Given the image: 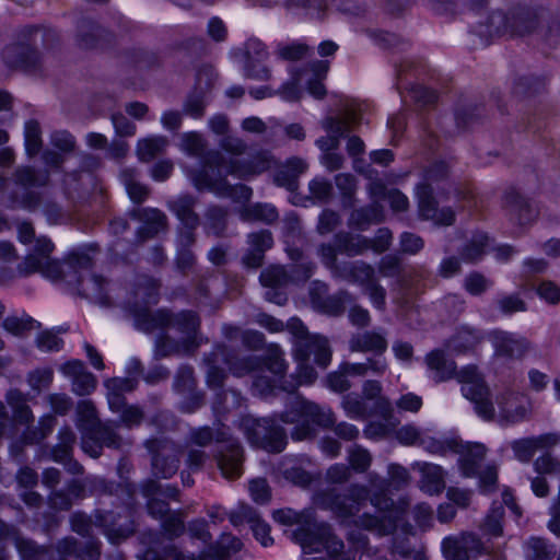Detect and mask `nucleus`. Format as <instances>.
Returning <instances> with one entry per match:
<instances>
[{"mask_svg": "<svg viewBox=\"0 0 560 560\" xmlns=\"http://www.w3.org/2000/svg\"><path fill=\"white\" fill-rule=\"evenodd\" d=\"M504 205L517 217L521 224L528 222L534 215L528 202L514 189L505 192Z\"/></svg>", "mask_w": 560, "mask_h": 560, "instance_id": "79ce46f5", "label": "nucleus"}, {"mask_svg": "<svg viewBox=\"0 0 560 560\" xmlns=\"http://www.w3.org/2000/svg\"><path fill=\"white\" fill-rule=\"evenodd\" d=\"M60 370L65 376L72 380V390L74 394L85 396L95 389L97 381L92 373L86 371L82 361H68Z\"/></svg>", "mask_w": 560, "mask_h": 560, "instance_id": "5701e85b", "label": "nucleus"}, {"mask_svg": "<svg viewBox=\"0 0 560 560\" xmlns=\"http://www.w3.org/2000/svg\"><path fill=\"white\" fill-rule=\"evenodd\" d=\"M337 252H339L338 247L330 244H322L317 249V255L319 256L323 265L331 271L335 278L338 277L342 269V266L337 264Z\"/></svg>", "mask_w": 560, "mask_h": 560, "instance_id": "0e129e2a", "label": "nucleus"}, {"mask_svg": "<svg viewBox=\"0 0 560 560\" xmlns=\"http://www.w3.org/2000/svg\"><path fill=\"white\" fill-rule=\"evenodd\" d=\"M542 12L529 8H517L509 14L493 12L489 18V26L498 34L526 35L535 30Z\"/></svg>", "mask_w": 560, "mask_h": 560, "instance_id": "f8f14e48", "label": "nucleus"}, {"mask_svg": "<svg viewBox=\"0 0 560 560\" xmlns=\"http://www.w3.org/2000/svg\"><path fill=\"white\" fill-rule=\"evenodd\" d=\"M342 407L347 416L352 419H363L366 417V405L359 395H346L342 399Z\"/></svg>", "mask_w": 560, "mask_h": 560, "instance_id": "69168bd1", "label": "nucleus"}, {"mask_svg": "<svg viewBox=\"0 0 560 560\" xmlns=\"http://www.w3.org/2000/svg\"><path fill=\"white\" fill-rule=\"evenodd\" d=\"M180 149L187 154L196 158H202V166H205V158L210 152H206V141L198 132H185L180 137Z\"/></svg>", "mask_w": 560, "mask_h": 560, "instance_id": "de8ad7c7", "label": "nucleus"}, {"mask_svg": "<svg viewBox=\"0 0 560 560\" xmlns=\"http://www.w3.org/2000/svg\"><path fill=\"white\" fill-rule=\"evenodd\" d=\"M54 247L49 238L38 237L35 243L34 252L27 255L24 261L19 265V271L22 275L42 271L47 272L52 278L60 277L65 269L61 268L58 262L50 259Z\"/></svg>", "mask_w": 560, "mask_h": 560, "instance_id": "4468645a", "label": "nucleus"}, {"mask_svg": "<svg viewBox=\"0 0 560 560\" xmlns=\"http://www.w3.org/2000/svg\"><path fill=\"white\" fill-rule=\"evenodd\" d=\"M2 327L7 332L20 337L38 328L39 323L30 315L23 314L22 316H8L2 322Z\"/></svg>", "mask_w": 560, "mask_h": 560, "instance_id": "c03bdc74", "label": "nucleus"}, {"mask_svg": "<svg viewBox=\"0 0 560 560\" xmlns=\"http://www.w3.org/2000/svg\"><path fill=\"white\" fill-rule=\"evenodd\" d=\"M242 542L231 534H223L215 546H211L205 560H228L231 552L241 550Z\"/></svg>", "mask_w": 560, "mask_h": 560, "instance_id": "58836bf2", "label": "nucleus"}, {"mask_svg": "<svg viewBox=\"0 0 560 560\" xmlns=\"http://www.w3.org/2000/svg\"><path fill=\"white\" fill-rule=\"evenodd\" d=\"M387 347L386 337L374 330L354 334L349 340L351 352H372L374 355H383Z\"/></svg>", "mask_w": 560, "mask_h": 560, "instance_id": "a878e982", "label": "nucleus"}, {"mask_svg": "<svg viewBox=\"0 0 560 560\" xmlns=\"http://www.w3.org/2000/svg\"><path fill=\"white\" fill-rule=\"evenodd\" d=\"M424 361L435 382H445L455 377L462 384L464 397L474 402L477 415L487 421L494 418L495 412L489 399V388L476 366L467 365L457 372L455 362L439 349L429 352Z\"/></svg>", "mask_w": 560, "mask_h": 560, "instance_id": "7ed1b4c3", "label": "nucleus"}, {"mask_svg": "<svg viewBox=\"0 0 560 560\" xmlns=\"http://www.w3.org/2000/svg\"><path fill=\"white\" fill-rule=\"evenodd\" d=\"M329 69L328 61L324 60H315L307 65L305 70L312 71L316 79L311 80L307 85L308 93L314 96L315 98H323L326 95V89L324 84L320 82L323 78L327 74Z\"/></svg>", "mask_w": 560, "mask_h": 560, "instance_id": "37998d69", "label": "nucleus"}, {"mask_svg": "<svg viewBox=\"0 0 560 560\" xmlns=\"http://www.w3.org/2000/svg\"><path fill=\"white\" fill-rule=\"evenodd\" d=\"M2 58L12 69L33 72L40 67V55L27 43L8 45L2 51Z\"/></svg>", "mask_w": 560, "mask_h": 560, "instance_id": "6ab92c4d", "label": "nucleus"}, {"mask_svg": "<svg viewBox=\"0 0 560 560\" xmlns=\"http://www.w3.org/2000/svg\"><path fill=\"white\" fill-rule=\"evenodd\" d=\"M283 7L289 11L304 10L314 18H322L327 10L325 0H283Z\"/></svg>", "mask_w": 560, "mask_h": 560, "instance_id": "3c124183", "label": "nucleus"}, {"mask_svg": "<svg viewBox=\"0 0 560 560\" xmlns=\"http://www.w3.org/2000/svg\"><path fill=\"white\" fill-rule=\"evenodd\" d=\"M490 340L499 357L520 359L529 350L528 340L513 332L494 330L490 334Z\"/></svg>", "mask_w": 560, "mask_h": 560, "instance_id": "4be33fe9", "label": "nucleus"}, {"mask_svg": "<svg viewBox=\"0 0 560 560\" xmlns=\"http://www.w3.org/2000/svg\"><path fill=\"white\" fill-rule=\"evenodd\" d=\"M63 275L66 281L74 285L79 295L96 304L110 305L109 282L92 270V258L84 253H72L65 264Z\"/></svg>", "mask_w": 560, "mask_h": 560, "instance_id": "20e7f679", "label": "nucleus"}, {"mask_svg": "<svg viewBox=\"0 0 560 560\" xmlns=\"http://www.w3.org/2000/svg\"><path fill=\"white\" fill-rule=\"evenodd\" d=\"M94 525L102 528L103 534L113 544H119L135 532L133 522L129 515L121 516L113 511H96Z\"/></svg>", "mask_w": 560, "mask_h": 560, "instance_id": "2eb2a0df", "label": "nucleus"}, {"mask_svg": "<svg viewBox=\"0 0 560 560\" xmlns=\"http://www.w3.org/2000/svg\"><path fill=\"white\" fill-rule=\"evenodd\" d=\"M152 455V472L155 477L171 478L179 465V448L166 439H150L144 443Z\"/></svg>", "mask_w": 560, "mask_h": 560, "instance_id": "ddd939ff", "label": "nucleus"}, {"mask_svg": "<svg viewBox=\"0 0 560 560\" xmlns=\"http://www.w3.org/2000/svg\"><path fill=\"white\" fill-rule=\"evenodd\" d=\"M120 176L130 199L135 203H141L148 198L149 188L136 179L133 170H124Z\"/></svg>", "mask_w": 560, "mask_h": 560, "instance_id": "09e8293b", "label": "nucleus"}, {"mask_svg": "<svg viewBox=\"0 0 560 560\" xmlns=\"http://www.w3.org/2000/svg\"><path fill=\"white\" fill-rule=\"evenodd\" d=\"M105 31L93 23H83L78 35V43L82 48H94Z\"/></svg>", "mask_w": 560, "mask_h": 560, "instance_id": "bf43d9fd", "label": "nucleus"}, {"mask_svg": "<svg viewBox=\"0 0 560 560\" xmlns=\"http://www.w3.org/2000/svg\"><path fill=\"white\" fill-rule=\"evenodd\" d=\"M214 357H221L231 373L235 376H244L254 371L261 370V358L256 355H247L244 358H236L232 354L225 346L219 345L213 350Z\"/></svg>", "mask_w": 560, "mask_h": 560, "instance_id": "393cba45", "label": "nucleus"}, {"mask_svg": "<svg viewBox=\"0 0 560 560\" xmlns=\"http://www.w3.org/2000/svg\"><path fill=\"white\" fill-rule=\"evenodd\" d=\"M226 211L218 206L210 207L207 210V229L214 235H220L225 228Z\"/></svg>", "mask_w": 560, "mask_h": 560, "instance_id": "338daca9", "label": "nucleus"}, {"mask_svg": "<svg viewBox=\"0 0 560 560\" xmlns=\"http://www.w3.org/2000/svg\"><path fill=\"white\" fill-rule=\"evenodd\" d=\"M383 220L382 207L378 203H372L369 207L352 211L349 225L359 230H364L372 223H378Z\"/></svg>", "mask_w": 560, "mask_h": 560, "instance_id": "ea45409f", "label": "nucleus"}, {"mask_svg": "<svg viewBox=\"0 0 560 560\" xmlns=\"http://www.w3.org/2000/svg\"><path fill=\"white\" fill-rule=\"evenodd\" d=\"M369 488L372 491L370 501L372 505L381 511H387L393 505V500L387 497L389 490V481L382 478L376 472H370L368 475Z\"/></svg>", "mask_w": 560, "mask_h": 560, "instance_id": "473e14b6", "label": "nucleus"}, {"mask_svg": "<svg viewBox=\"0 0 560 560\" xmlns=\"http://www.w3.org/2000/svg\"><path fill=\"white\" fill-rule=\"evenodd\" d=\"M310 52V47L300 42L278 43L275 49L277 58L287 61H296L305 58Z\"/></svg>", "mask_w": 560, "mask_h": 560, "instance_id": "8fccbe9b", "label": "nucleus"}, {"mask_svg": "<svg viewBox=\"0 0 560 560\" xmlns=\"http://www.w3.org/2000/svg\"><path fill=\"white\" fill-rule=\"evenodd\" d=\"M434 188L428 185H418L416 189L419 214L424 220H431L436 225L448 226L455 221V213L451 208H438L433 197Z\"/></svg>", "mask_w": 560, "mask_h": 560, "instance_id": "dca6fc26", "label": "nucleus"}, {"mask_svg": "<svg viewBox=\"0 0 560 560\" xmlns=\"http://www.w3.org/2000/svg\"><path fill=\"white\" fill-rule=\"evenodd\" d=\"M249 249L244 256V262L250 268H258L262 265L264 254L273 245L272 234L268 230L250 233L247 237Z\"/></svg>", "mask_w": 560, "mask_h": 560, "instance_id": "bb28decb", "label": "nucleus"}, {"mask_svg": "<svg viewBox=\"0 0 560 560\" xmlns=\"http://www.w3.org/2000/svg\"><path fill=\"white\" fill-rule=\"evenodd\" d=\"M168 145V140L164 136H150L140 139L137 143V155L140 161L150 162L159 154L163 153Z\"/></svg>", "mask_w": 560, "mask_h": 560, "instance_id": "e433bc0d", "label": "nucleus"}, {"mask_svg": "<svg viewBox=\"0 0 560 560\" xmlns=\"http://www.w3.org/2000/svg\"><path fill=\"white\" fill-rule=\"evenodd\" d=\"M272 517L276 522L282 525H299L298 528H312L313 524H316L314 512L305 509L301 512L292 509H280L272 513Z\"/></svg>", "mask_w": 560, "mask_h": 560, "instance_id": "f704fd0d", "label": "nucleus"}, {"mask_svg": "<svg viewBox=\"0 0 560 560\" xmlns=\"http://www.w3.org/2000/svg\"><path fill=\"white\" fill-rule=\"evenodd\" d=\"M358 121V115L354 110L349 109L343 116H329L322 121L323 129L330 135L341 139L350 131L351 125Z\"/></svg>", "mask_w": 560, "mask_h": 560, "instance_id": "4c0bfd02", "label": "nucleus"}, {"mask_svg": "<svg viewBox=\"0 0 560 560\" xmlns=\"http://www.w3.org/2000/svg\"><path fill=\"white\" fill-rule=\"evenodd\" d=\"M289 327L294 335L293 355L298 363L304 364L314 361L322 369H326L331 361V348L326 337L310 335L306 327L299 319H291Z\"/></svg>", "mask_w": 560, "mask_h": 560, "instance_id": "0eeeda50", "label": "nucleus"}, {"mask_svg": "<svg viewBox=\"0 0 560 560\" xmlns=\"http://www.w3.org/2000/svg\"><path fill=\"white\" fill-rule=\"evenodd\" d=\"M244 54V71L247 78L262 81L271 78V71L261 65L269 56L268 49L261 40L249 38L245 43Z\"/></svg>", "mask_w": 560, "mask_h": 560, "instance_id": "f3484780", "label": "nucleus"}, {"mask_svg": "<svg viewBox=\"0 0 560 560\" xmlns=\"http://www.w3.org/2000/svg\"><path fill=\"white\" fill-rule=\"evenodd\" d=\"M158 295L159 283L156 280L150 277H141L137 281L126 305L127 311L135 319V326L140 330L150 332L172 324L185 335L183 345L172 343L167 338L161 337L156 340V352L162 357L182 351L185 353L192 352L199 346L197 336L200 325L199 317L191 311L182 312L174 318L165 310H159L155 313L150 312L149 305L158 302Z\"/></svg>", "mask_w": 560, "mask_h": 560, "instance_id": "f03ea898", "label": "nucleus"}, {"mask_svg": "<svg viewBox=\"0 0 560 560\" xmlns=\"http://www.w3.org/2000/svg\"><path fill=\"white\" fill-rule=\"evenodd\" d=\"M327 292V284L315 281L311 289V300L313 304L322 310L324 313L332 316H338L343 313L345 306L352 302L350 293L347 291H339L334 295L323 296Z\"/></svg>", "mask_w": 560, "mask_h": 560, "instance_id": "412c9836", "label": "nucleus"}, {"mask_svg": "<svg viewBox=\"0 0 560 560\" xmlns=\"http://www.w3.org/2000/svg\"><path fill=\"white\" fill-rule=\"evenodd\" d=\"M242 218L248 221L256 220L264 221L266 223H272L278 219V212L271 205L257 203L245 209L242 212Z\"/></svg>", "mask_w": 560, "mask_h": 560, "instance_id": "5fc2aeb1", "label": "nucleus"}, {"mask_svg": "<svg viewBox=\"0 0 560 560\" xmlns=\"http://www.w3.org/2000/svg\"><path fill=\"white\" fill-rule=\"evenodd\" d=\"M79 428L84 432L92 430L97 422V412L94 404L91 400H82L77 407Z\"/></svg>", "mask_w": 560, "mask_h": 560, "instance_id": "4d7b16f0", "label": "nucleus"}, {"mask_svg": "<svg viewBox=\"0 0 560 560\" xmlns=\"http://www.w3.org/2000/svg\"><path fill=\"white\" fill-rule=\"evenodd\" d=\"M191 441L199 446H207L213 440L222 443V447L217 455L218 467L226 479H236L241 477L243 451L236 440L228 438L224 431L218 430L217 433L209 427H203L191 432Z\"/></svg>", "mask_w": 560, "mask_h": 560, "instance_id": "423d86ee", "label": "nucleus"}, {"mask_svg": "<svg viewBox=\"0 0 560 560\" xmlns=\"http://www.w3.org/2000/svg\"><path fill=\"white\" fill-rule=\"evenodd\" d=\"M301 75V70H291V78L276 91V95L279 94L287 102L299 101L303 94L300 88Z\"/></svg>", "mask_w": 560, "mask_h": 560, "instance_id": "6e6d98bb", "label": "nucleus"}, {"mask_svg": "<svg viewBox=\"0 0 560 560\" xmlns=\"http://www.w3.org/2000/svg\"><path fill=\"white\" fill-rule=\"evenodd\" d=\"M292 539L299 544L305 553L318 552L325 549L329 557L339 559L345 553V544L326 523L313 524L312 528H296L292 532Z\"/></svg>", "mask_w": 560, "mask_h": 560, "instance_id": "1a4fd4ad", "label": "nucleus"}, {"mask_svg": "<svg viewBox=\"0 0 560 560\" xmlns=\"http://www.w3.org/2000/svg\"><path fill=\"white\" fill-rule=\"evenodd\" d=\"M337 278L357 282L362 285L363 289L366 288L370 283L376 281L373 267L363 261L348 262L342 265V269Z\"/></svg>", "mask_w": 560, "mask_h": 560, "instance_id": "7c9ffc66", "label": "nucleus"}, {"mask_svg": "<svg viewBox=\"0 0 560 560\" xmlns=\"http://www.w3.org/2000/svg\"><path fill=\"white\" fill-rule=\"evenodd\" d=\"M281 421L295 424L291 432L294 441H303L314 436L315 430L311 422L323 428H329L335 422L330 408L323 407L299 396H291L287 409L281 413Z\"/></svg>", "mask_w": 560, "mask_h": 560, "instance_id": "39448f33", "label": "nucleus"}, {"mask_svg": "<svg viewBox=\"0 0 560 560\" xmlns=\"http://www.w3.org/2000/svg\"><path fill=\"white\" fill-rule=\"evenodd\" d=\"M57 549L61 555L71 556L75 560H98L101 556L100 542L96 540L81 545L75 538L66 537L58 542Z\"/></svg>", "mask_w": 560, "mask_h": 560, "instance_id": "cd10ccee", "label": "nucleus"}, {"mask_svg": "<svg viewBox=\"0 0 560 560\" xmlns=\"http://www.w3.org/2000/svg\"><path fill=\"white\" fill-rule=\"evenodd\" d=\"M488 236L485 233H476L469 243L462 250V257L465 261L475 262L481 258L488 245Z\"/></svg>", "mask_w": 560, "mask_h": 560, "instance_id": "864d4df0", "label": "nucleus"}, {"mask_svg": "<svg viewBox=\"0 0 560 560\" xmlns=\"http://www.w3.org/2000/svg\"><path fill=\"white\" fill-rule=\"evenodd\" d=\"M130 217L142 223L138 231L139 237L143 241L155 236L159 232L165 230L167 218L156 208L133 209Z\"/></svg>", "mask_w": 560, "mask_h": 560, "instance_id": "b1692460", "label": "nucleus"}, {"mask_svg": "<svg viewBox=\"0 0 560 560\" xmlns=\"http://www.w3.org/2000/svg\"><path fill=\"white\" fill-rule=\"evenodd\" d=\"M197 199L190 195H182L168 202V209L177 217L184 228L196 229L199 217L194 211Z\"/></svg>", "mask_w": 560, "mask_h": 560, "instance_id": "c756f323", "label": "nucleus"}, {"mask_svg": "<svg viewBox=\"0 0 560 560\" xmlns=\"http://www.w3.org/2000/svg\"><path fill=\"white\" fill-rule=\"evenodd\" d=\"M397 440L404 445H421L431 451H433L435 446V442L428 444L422 431L412 424L401 427L397 431Z\"/></svg>", "mask_w": 560, "mask_h": 560, "instance_id": "603ef678", "label": "nucleus"}, {"mask_svg": "<svg viewBox=\"0 0 560 560\" xmlns=\"http://www.w3.org/2000/svg\"><path fill=\"white\" fill-rule=\"evenodd\" d=\"M267 369L273 374L275 380L266 381L264 377H257L254 382V388L259 392L260 395H267L272 392L276 386V380H281L288 369V364L284 360V352L277 345H271L265 358H261V370Z\"/></svg>", "mask_w": 560, "mask_h": 560, "instance_id": "a211bd4d", "label": "nucleus"}, {"mask_svg": "<svg viewBox=\"0 0 560 560\" xmlns=\"http://www.w3.org/2000/svg\"><path fill=\"white\" fill-rule=\"evenodd\" d=\"M241 427L249 443L270 453H280L287 445L284 430L272 419L244 417Z\"/></svg>", "mask_w": 560, "mask_h": 560, "instance_id": "9d476101", "label": "nucleus"}, {"mask_svg": "<svg viewBox=\"0 0 560 560\" xmlns=\"http://www.w3.org/2000/svg\"><path fill=\"white\" fill-rule=\"evenodd\" d=\"M369 495L368 487L353 483L345 492L336 489L319 491L314 497V503L317 508L331 511L335 516L343 520L357 514Z\"/></svg>", "mask_w": 560, "mask_h": 560, "instance_id": "6e6552de", "label": "nucleus"}, {"mask_svg": "<svg viewBox=\"0 0 560 560\" xmlns=\"http://www.w3.org/2000/svg\"><path fill=\"white\" fill-rule=\"evenodd\" d=\"M142 494L148 499L149 514L155 518L163 520L168 514V504L158 495L161 491V485L154 480L145 481L141 487Z\"/></svg>", "mask_w": 560, "mask_h": 560, "instance_id": "2f4dec72", "label": "nucleus"}, {"mask_svg": "<svg viewBox=\"0 0 560 560\" xmlns=\"http://www.w3.org/2000/svg\"><path fill=\"white\" fill-rule=\"evenodd\" d=\"M497 404L499 407V422L502 425L525 420L529 411L526 397L518 393H503L497 398Z\"/></svg>", "mask_w": 560, "mask_h": 560, "instance_id": "aec40b11", "label": "nucleus"}, {"mask_svg": "<svg viewBox=\"0 0 560 560\" xmlns=\"http://www.w3.org/2000/svg\"><path fill=\"white\" fill-rule=\"evenodd\" d=\"M504 509L502 505L493 506L486 516L482 529L492 537H500L503 534L502 518Z\"/></svg>", "mask_w": 560, "mask_h": 560, "instance_id": "680f3d73", "label": "nucleus"}, {"mask_svg": "<svg viewBox=\"0 0 560 560\" xmlns=\"http://www.w3.org/2000/svg\"><path fill=\"white\" fill-rule=\"evenodd\" d=\"M118 424L114 425L110 422H97L92 429L93 436L103 446L118 450L125 444L122 438L117 433Z\"/></svg>", "mask_w": 560, "mask_h": 560, "instance_id": "a19ab883", "label": "nucleus"}, {"mask_svg": "<svg viewBox=\"0 0 560 560\" xmlns=\"http://www.w3.org/2000/svg\"><path fill=\"white\" fill-rule=\"evenodd\" d=\"M13 179L16 185L23 188V191H11L8 195L9 207L22 208L27 211H35L38 209L42 196L39 192L30 190L31 187L46 186L49 179V173L44 172L38 174L33 167L20 166L13 174Z\"/></svg>", "mask_w": 560, "mask_h": 560, "instance_id": "9b49d317", "label": "nucleus"}, {"mask_svg": "<svg viewBox=\"0 0 560 560\" xmlns=\"http://www.w3.org/2000/svg\"><path fill=\"white\" fill-rule=\"evenodd\" d=\"M8 405L12 408L14 420L21 424H30L34 416L28 407L27 397L19 389H10L5 395Z\"/></svg>", "mask_w": 560, "mask_h": 560, "instance_id": "c9c22d12", "label": "nucleus"}, {"mask_svg": "<svg viewBox=\"0 0 560 560\" xmlns=\"http://www.w3.org/2000/svg\"><path fill=\"white\" fill-rule=\"evenodd\" d=\"M348 462L350 467L357 472H365L372 463L370 452L361 445H353L348 451Z\"/></svg>", "mask_w": 560, "mask_h": 560, "instance_id": "13d9d810", "label": "nucleus"}, {"mask_svg": "<svg viewBox=\"0 0 560 560\" xmlns=\"http://www.w3.org/2000/svg\"><path fill=\"white\" fill-rule=\"evenodd\" d=\"M288 275L283 267L271 266L261 271L259 280L260 283L269 289L282 287L288 282Z\"/></svg>", "mask_w": 560, "mask_h": 560, "instance_id": "052dcab7", "label": "nucleus"}, {"mask_svg": "<svg viewBox=\"0 0 560 560\" xmlns=\"http://www.w3.org/2000/svg\"><path fill=\"white\" fill-rule=\"evenodd\" d=\"M481 340V335L478 330L469 327L460 328L456 336L453 338L454 348L458 351H465L474 348Z\"/></svg>", "mask_w": 560, "mask_h": 560, "instance_id": "e2e57ef3", "label": "nucleus"}, {"mask_svg": "<svg viewBox=\"0 0 560 560\" xmlns=\"http://www.w3.org/2000/svg\"><path fill=\"white\" fill-rule=\"evenodd\" d=\"M24 144L28 156H34L42 150V129L35 119H30L24 125Z\"/></svg>", "mask_w": 560, "mask_h": 560, "instance_id": "49530a36", "label": "nucleus"}, {"mask_svg": "<svg viewBox=\"0 0 560 560\" xmlns=\"http://www.w3.org/2000/svg\"><path fill=\"white\" fill-rule=\"evenodd\" d=\"M416 467L421 474L419 487L423 492L434 495L445 489L444 472L440 466L430 463H417Z\"/></svg>", "mask_w": 560, "mask_h": 560, "instance_id": "c85d7f7f", "label": "nucleus"}, {"mask_svg": "<svg viewBox=\"0 0 560 560\" xmlns=\"http://www.w3.org/2000/svg\"><path fill=\"white\" fill-rule=\"evenodd\" d=\"M338 250L348 256H358L372 247V241L362 235H352L348 232H340L335 235Z\"/></svg>", "mask_w": 560, "mask_h": 560, "instance_id": "72a5a7b5", "label": "nucleus"}, {"mask_svg": "<svg viewBox=\"0 0 560 560\" xmlns=\"http://www.w3.org/2000/svg\"><path fill=\"white\" fill-rule=\"evenodd\" d=\"M536 294L549 305L560 303V287L551 280H542L536 287Z\"/></svg>", "mask_w": 560, "mask_h": 560, "instance_id": "774afa93", "label": "nucleus"}, {"mask_svg": "<svg viewBox=\"0 0 560 560\" xmlns=\"http://www.w3.org/2000/svg\"><path fill=\"white\" fill-rule=\"evenodd\" d=\"M220 148L230 155L229 159L218 150H210L205 158L203 168L190 173L194 186L198 190H208L237 202L248 201L253 194L252 188L243 184L230 185L226 175L240 179L257 176L272 167L273 156L268 151L259 150L245 158L246 142L232 136L221 139Z\"/></svg>", "mask_w": 560, "mask_h": 560, "instance_id": "f257e3e1", "label": "nucleus"}, {"mask_svg": "<svg viewBox=\"0 0 560 560\" xmlns=\"http://www.w3.org/2000/svg\"><path fill=\"white\" fill-rule=\"evenodd\" d=\"M219 361H222V358L214 357L213 351L205 358V362L209 366L207 384L212 389H220L221 392L218 394V398H221L223 395L225 396L228 392L222 390L226 375L222 369L217 366Z\"/></svg>", "mask_w": 560, "mask_h": 560, "instance_id": "a18cd8bd", "label": "nucleus"}]
</instances>
